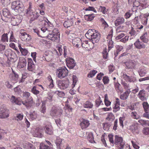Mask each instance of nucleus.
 <instances>
[{
	"label": "nucleus",
	"mask_w": 149,
	"mask_h": 149,
	"mask_svg": "<svg viewBox=\"0 0 149 149\" xmlns=\"http://www.w3.org/2000/svg\"><path fill=\"white\" fill-rule=\"evenodd\" d=\"M86 37L88 39L92 40V43L91 42H89L88 41H85L81 44L83 47L87 50H89L93 48V46H91L93 45L95 43L97 42L99 40L100 38V34L94 29H89L85 34Z\"/></svg>",
	"instance_id": "1"
},
{
	"label": "nucleus",
	"mask_w": 149,
	"mask_h": 149,
	"mask_svg": "<svg viewBox=\"0 0 149 149\" xmlns=\"http://www.w3.org/2000/svg\"><path fill=\"white\" fill-rule=\"evenodd\" d=\"M60 34L57 29H54L51 33L47 36V38L52 41L58 42L60 40Z\"/></svg>",
	"instance_id": "2"
},
{
	"label": "nucleus",
	"mask_w": 149,
	"mask_h": 149,
	"mask_svg": "<svg viewBox=\"0 0 149 149\" xmlns=\"http://www.w3.org/2000/svg\"><path fill=\"white\" fill-rule=\"evenodd\" d=\"M56 75L60 79H63L68 76V70L66 67L63 66L60 67L57 70Z\"/></svg>",
	"instance_id": "3"
},
{
	"label": "nucleus",
	"mask_w": 149,
	"mask_h": 149,
	"mask_svg": "<svg viewBox=\"0 0 149 149\" xmlns=\"http://www.w3.org/2000/svg\"><path fill=\"white\" fill-rule=\"evenodd\" d=\"M114 144L118 149H123L125 143L122 137L116 135L115 136Z\"/></svg>",
	"instance_id": "4"
},
{
	"label": "nucleus",
	"mask_w": 149,
	"mask_h": 149,
	"mask_svg": "<svg viewBox=\"0 0 149 149\" xmlns=\"http://www.w3.org/2000/svg\"><path fill=\"white\" fill-rule=\"evenodd\" d=\"M69 81L68 79L59 80L58 81V87L61 89L65 90L68 88L69 86Z\"/></svg>",
	"instance_id": "5"
},
{
	"label": "nucleus",
	"mask_w": 149,
	"mask_h": 149,
	"mask_svg": "<svg viewBox=\"0 0 149 149\" xmlns=\"http://www.w3.org/2000/svg\"><path fill=\"white\" fill-rule=\"evenodd\" d=\"M9 111L5 107H0V118H6L9 116Z\"/></svg>",
	"instance_id": "6"
},
{
	"label": "nucleus",
	"mask_w": 149,
	"mask_h": 149,
	"mask_svg": "<svg viewBox=\"0 0 149 149\" xmlns=\"http://www.w3.org/2000/svg\"><path fill=\"white\" fill-rule=\"evenodd\" d=\"M20 33L21 34V38L22 40L24 41H29L31 39V36L27 34L25 30L21 29L20 31Z\"/></svg>",
	"instance_id": "7"
},
{
	"label": "nucleus",
	"mask_w": 149,
	"mask_h": 149,
	"mask_svg": "<svg viewBox=\"0 0 149 149\" xmlns=\"http://www.w3.org/2000/svg\"><path fill=\"white\" fill-rule=\"evenodd\" d=\"M43 129L42 127H37L33 133V135L34 137L41 138L43 136Z\"/></svg>",
	"instance_id": "8"
},
{
	"label": "nucleus",
	"mask_w": 149,
	"mask_h": 149,
	"mask_svg": "<svg viewBox=\"0 0 149 149\" xmlns=\"http://www.w3.org/2000/svg\"><path fill=\"white\" fill-rule=\"evenodd\" d=\"M145 112L143 114V116L149 119V105L147 102H144L142 104Z\"/></svg>",
	"instance_id": "9"
},
{
	"label": "nucleus",
	"mask_w": 149,
	"mask_h": 149,
	"mask_svg": "<svg viewBox=\"0 0 149 149\" xmlns=\"http://www.w3.org/2000/svg\"><path fill=\"white\" fill-rule=\"evenodd\" d=\"M66 64L67 67L70 69H72L76 65L74 60L70 58H68L66 59Z\"/></svg>",
	"instance_id": "10"
},
{
	"label": "nucleus",
	"mask_w": 149,
	"mask_h": 149,
	"mask_svg": "<svg viewBox=\"0 0 149 149\" xmlns=\"http://www.w3.org/2000/svg\"><path fill=\"white\" fill-rule=\"evenodd\" d=\"M125 64L126 68L127 69H132L134 68L136 65V62L134 60H130L125 62Z\"/></svg>",
	"instance_id": "11"
},
{
	"label": "nucleus",
	"mask_w": 149,
	"mask_h": 149,
	"mask_svg": "<svg viewBox=\"0 0 149 149\" xmlns=\"http://www.w3.org/2000/svg\"><path fill=\"white\" fill-rule=\"evenodd\" d=\"M22 103L26 107L27 109H29L33 106V99L30 96L27 100L22 102Z\"/></svg>",
	"instance_id": "12"
},
{
	"label": "nucleus",
	"mask_w": 149,
	"mask_h": 149,
	"mask_svg": "<svg viewBox=\"0 0 149 149\" xmlns=\"http://www.w3.org/2000/svg\"><path fill=\"white\" fill-rule=\"evenodd\" d=\"M122 77L126 81L130 82H134L136 81V78L134 76H129L125 73H123L122 75Z\"/></svg>",
	"instance_id": "13"
},
{
	"label": "nucleus",
	"mask_w": 149,
	"mask_h": 149,
	"mask_svg": "<svg viewBox=\"0 0 149 149\" xmlns=\"http://www.w3.org/2000/svg\"><path fill=\"white\" fill-rule=\"evenodd\" d=\"M52 56L46 52L43 55L41 56L40 57V60L41 61L46 60L47 61H49L52 58Z\"/></svg>",
	"instance_id": "14"
},
{
	"label": "nucleus",
	"mask_w": 149,
	"mask_h": 149,
	"mask_svg": "<svg viewBox=\"0 0 149 149\" xmlns=\"http://www.w3.org/2000/svg\"><path fill=\"white\" fill-rule=\"evenodd\" d=\"M36 68L35 65L33 63L32 60L29 59L28 62V70L31 72H34L35 71Z\"/></svg>",
	"instance_id": "15"
},
{
	"label": "nucleus",
	"mask_w": 149,
	"mask_h": 149,
	"mask_svg": "<svg viewBox=\"0 0 149 149\" xmlns=\"http://www.w3.org/2000/svg\"><path fill=\"white\" fill-rule=\"evenodd\" d=\"M129 129L134 134H138L139 133L138 125L136 123H134L130 126Z\"/></svg>",
	"instance_id": "16"
},
{
	"label": "nucleus",
	"mask_w": 149,
	"mask_h": 149,
	"mask_svg": "<svg viewBox=\"0 0 149 149\" xmlns=\"http://www.w3.org/2000/svg\"><path fill=\"white\" fill-rule=\"evenodd\" d=\"M120 105L119 100L118 98H116V101L114 103V106L113 107V112L116 113L119 111L120 109Z\"/></svg>",
	"instance_id": "17"
},
{
	"label": "nucleus",
	"mask_w": 149,
	"mask_h": 149,
	"mask_svg": "<svg viewBox=\"0 0 149 149\" xmlns=\"http://www.w3.org/2000/svg\"><path fill=\"white\" fill-rule=\"evenodd\" d=\"M62 139L58 137L55 141V143L58 149H63L64 145L62 143Z\"/></svg>",
	"instance_id": "18"
},
{
	"label": "nucleus",
	"mask_w": 149,
	"mask_h": 149,
	"mask_svg": "<svg viewBox=\"0 0 149 149\" xmlns=\"http://www.w3.org/2000/svg\"><path fill=\"white\" fill-rule=\"evenodd\" d=\"M81 39L79 38H77L72 40V44L74 46L77 48L80 47L81 44Z\"/></svg>",
	"instance_id": "19"
},
{
	"label": "nucleus",
	"mask_w": 149,
	"mask_h": 149,
	"mask_svg": "<svg viewBox=\"0 0 149 149\" xmlns=\"http://www.w3.org/2000/svg\"><path fill=\"white\" fill-rule=\"evenodd\" d=\"M44 129L46 133L49 135H51L53 134L52 127L51 125H46L44 126Z\"/></svg>",
	"instance_id": "20"
},
{
	"label": "nucleus",
	"mask_w": 149,
	"mask_h": 149,
	"mask_svg": "<svg viewBox=\"0 0 149 149\" xmlns=\"http://www.w3.org/2000/svg\"><path fill=\"white\" fill-rule=\"evenodd\" d=\"M134 45L136 48L138 49H144L145 48V44L140 41L139 40H137L134 43Z\"/></svg>",
	"instance_id": "21"
},
{
	"label": "nucleus",
	"mask_w": 149,
	"mask_h": 149,
	"mask_svg": "<svg viewBox=\"0 0 149 149\" xmlns=\"http://www.w3.org/2000/svg\"><path fill=\"white\" fill-rule=\"evenodd\" d=\"M138 97L142 101L146 100L147 99V97L145 91L144 90L140 91L138 94Z\"/></svg>",
	"instance_id": "22"
},
{
	"label": "nucleus",
	"mask_w": 149,
	"mask_h": 149,
	"mask_svg": "<svg viewBox=\"0 0 149 149\" xmlns=\"http://www.w3.org/2000/svg\"><path fill=\"white\" fill-rule=\"evenodd\" d=\"M29 16L31 17V19L30 21V22L33 21L37 19L39 17L40 18L42 17V16L39 15V13L36 12H34Z\"/></svg>",
	"instance_id": "23"
},
{
	"label": "nucleus",
	"mask_w": 149,
	"mask_h": 149,
	"mask_svg": "<svg viewBox=\"0 0 149 149\" xmlns=\"http://www.w3.org/2000/svg\"><path fill=\"white\" fill-rule=\"evenodd\" d=\"M19 76L13 70L12 72L10 74L9 77L12 81L16 82L18 79Z\"/></svg>",
	"instance_id": "24"
},
{
	"label": "nucleus",
	"mask_w": 149,
	"mask_h": 149,
	"mask_svg": "<svg viewBox=\"0 0 149 149\" xmlns=\"http://www.w3.org/2000/svg\"><path fill=\"white\" fill-rule=\"evenodd\" d=\"M90 125L89 121L88 120L83 119L80 123V126L82 129L86 128Z\"/></svg>",
	"instance_id": "25"
},
{
	"label": "nucleus",
	"mask_w": 149,
	"mask_h": 149,
	"mask_svg": "<svg viewBox=\"0 0 149 149\" xmlns=\"http://www.w3.org/2000/svg\"><path fill=\"white\" fill-rule=\"evenodd\" d=\"M148 70L146 68L144 67L141 68L139 71V73L141 77L144 76L147 73Z\"/></svg>",
	"instance_id": "26"
},
{
	"label": "nucleus",
	"mask_w": 149,
	"mask_h": 149,
	"mask_svg": "<svg viewBox=\"0 0 149 149\" xmlns=\"http://www.w3.org/2000/svg\"><path fill=\"white\" fill-rule=\"evenodd\" d=\"M124 19L123 17H118L115 21L114 24L116 26L123 24L124 22Z\"/></svg>",
	"instance_id": "27"
},
{
	"label": "nucleus",
	"mask_w": 149,
	"mask_h": 149,
	"mask_svg": "<svg viewBox=\"0 0 149 149\" xmlns=\"http://www.w3.org/2000/svg\"><path fill=\"white\" fill-rule=\"evenodd\" d=\"M140 38L141 40L144 43H147L149 41L146 32L144 33L140 37Z\"/></svg>",
	"instance_id": "28"
},
{
	"label": "nucleus",
	"mask_w": 149,
	"mask_h": 149,
	"mask_svg": "<svg viewBox=\"0 0 149 149\" xmlns=\"http://www.w3.org/2000/svg\"><path fill=\"white\" fill-rule=\"evenodd\" d=\"M23 147L25 149H35V147L32 144L27 142L23 144Z\"/></svg>",
	"instance_id": "29"
},
{
	"label": "nucleus",
	"mask_w": 149,
	"mask_h": 149,
	"mask_svg": "<svg viewBox=\"0 0 149 149\" xmlns=\"http://www.w3.org/2000/svg\"><path fill=\"white\" fill-rule=\"evenodd\" d=\"M13 10H14L15 12H17L19 13H21L23 11V5L21 4H20V5L17 6L15 8H12Z\"/></svg>",
	"instance_id": "30"
},
{
	"label": "nucleus",
	"mask_w": 149,
	"mask_h": 149,
	"mask_svg": "<svg viewBox=\"0 0 149 149\" xmlns=\"http://www.w3.org/2000/svg\"><path fill=\"white\" fill-rule=\"evenodd\" d=\"M3 14L4 17L8 18H10L11 16L9 10L6 8L3 9Z\"/></svg>",
	"instance_id": "31"
},
{
	"label": "nucleus",
	"mask_w": 149,
	"mask_h": 149,
	"mask_svg": "<svg viewBox=\"0 0 149 149\" xmlns=\"http://www.w3.org/2000/svg\"><path fill=\"white\" fill-rule=\"evenodd\" d=\"M93 106V104L89 101H87L83 104V106L84 108L88 109L92 108Z\"/></svg>",
	"instance_id": "32"
},
{
	"label": "nucleus",
	"mask_w": 149,
	"mask_h": 149,
	"mask_svg": "<svg viewBox=\"0 0 149 149\" xmlns=\"http://www.w3.org/2000/svg\"><path fill=\"white\" fill-rule=\"evenodd\" d=\"M26 62L25 59L20 60L18 64V67L19 68H24L26 66Z\"/></svg>",
	"instance_id": "33"
},
{
	"label": "nucleus",
	"mask_w": 149,
	"mask_h": 149,
	"mask_svg": "<svg viewBox=\"0 0 149 149\" xmlns=\"http://www.w3.org/2000/svg\"><path fill=\"white\" fill-rule=\"evenodd\" d=\"M149 16V14L148 13H146L144 14L143 17L141 19L142 23L144 25L146 24L148 21V17Z\"/></svg>",
	"instance_id": "34"
},
{
	"label": "nucleus",
	"mask_w": 149,
	"mask_h": 149,
	"mask_svg": "<svg viewBox=\"0 0 149 149\" xmlns=\"http://www.w3.org/2000/svg\"><path fill=\"white\" fill-rule=\"evenodd\" d=\"M29 6L27 9L26 14L28 16H29L30 15H31L34 12L33 11L32 9V3L30 2L29 3Z\"/></svg>",
	"instance_id": "35"
},
{
	"label": "nucleus",
	"mask_w": 149,
	"mask_h": 149,
	"mask_svg": "<svg viewBox=\"0 0 149 149\" xmlns=\"http://www.w3.org/2000/svg\"><path fill=\"white\" fill-rule=\"evenodd\" d=\"M116 50L114 52V54L116 57L118 56L119 53L123 49V46L119 45H116Z\"/></svg>",
	"instance_id": "36"
},
{
	"label": "nucleus",
	"mask_w": 149,
	"mask_h": 149,
	"mask_svg": "<svg viewBox=\"0 0 149 149\" xmlns=\"http://www.w3.org/2000/svg\"><path fill=\"white\" fill-rule=\"evenodd\" d=\"M18 47L22 55L26 56L27 55L28 53V50L25 48H22L21 47V45L20 44H19Z\"/></svg>",
	"instance_id": "37"
},
{
	"label": "nucleus",
	"mask_w": 149,
	"mask_h": 149,
	"mask_svg": "<svg viewBox=\"0 0 149 149\" xmlns=\"http://www.w3.org/2000/svg\"><path fill=\"white\" fill-rule=\"evenodd\" d=\"M10 101L13 103L20 105L21 104V102L18 100L17 98H16L14 96H12L11 97Z\"/></svg>",
	"instance_id": "38"
},
{
	"label": "nucleus",
	"mask_w": 149,
	"mask_h": 149,
	"mask_svg": "<svg viewBox=\"0 0 149 149\" xmlns=\"http://www.w3.org/2000/svg\"><path fill=\"white\" fill-rule=\"evenodd\" d=\"M148 6V2L146 0H142L141 1L140 6L139 9L141 10L146 8Z\"/></svg>",
	"instance_id": "39"
},
{
	"label": "nucleus",
	"mask_w": 149,
	"mask_h": 149,
	"mask_svg": "<svg viewBox=\"0 0 149 149\" xmlns=\"http://www.w3.org/2000/svg\"><path fill=\"white\" fill-rule=\"evenodd\" d=\"M87 139L88 141L90 143H95L93 135L92 133L90 132L88 133L87 136Z\"/></svg>",
	"instance_id": "40"
},
{
	"label": "nucleus",
	"mask_w": 149,
	"mask_h": 149,
	"mask_svg": "<svg viewBox=\"0 0 149 149\" xmlns=\"http://www.w3.org/2000/svg\"><path fill=\"white\" fill-rule=\"evenodd\" d=\"M48 81L49 82V88H53L54 86L53 81L50 75L49 76L47 77Z\"/></svg>",
	"instance_id": "41"
},
{
	"label": "nucleus",
	"mask_w": 149,
	"mask_h": 149,
	"mask_svg": "<svg viewBox=\"0 0 149 149\" xmlns=\"http://www.w3.org/2000/svg\"><path fill=\"white\" fill-rule=\"evenodd\" d=\"M57 111V107L53 106L51 110L50 111V115L52 116H56V112Z\"/></svg>",
	"instance_id": "42"
},
{
	"label": "nucleus",
	"mask_w": 149,
	"mask_h": 149,
	"mask_svg": "<svg viewBox=\"0 0 149 149\" xmlns=\"http://www.w3.org/2000/svg\"><path fill=\"white\" fill-rule=\"evenodd\" d=\"M130 92V91H127L125 92L120 95V98L122 100H125L128 97Z\"/></svg>",
	"instance_id": "43"
},
{
	"label": "nucleus",
	"mask_w": 149,
	"mask_h": 149,
	"mask_svg": "<svg viewBox=\"0 0 149 149\" xmlns=\"http://www.w3.org/2000/svg\"><path fill=\"white\" fill-rule=\"evenodd\" d=\"M21 22L20 19H18L17 18H13L11 21V23L13 25H18Z\"/></svg>",
	"instance_id": "44"
},
{
	"label": "nucleus",
	"mask_w": 149,
	"mask_h": 149,
	"mask_svg": "<svg viewBox=\"0 0 149 149\" xmlns=\"http://www.w3.org/2000/svg\"><path fill=\"white\" fill-rule=\"evenodd\" d=\"M84 17L86 20L91 21L93 19L95 16L94 14H92L86 15H85Z\"/></svg>",
	"instance_id": "45"
},
{
	"label": "nucleus",
	"mask_w": 149,
	"mask_h": 149,
	"mask_svg": "<svg viewBox=\"0 0 149 149\" xmlns=\"http://www.w3.org/2000/svg\"><path fill=\"white\" fill-rule=\"evenodd\" d=\"M115 119L114 115L112 113H109L106 118V119L108 121L113 120Z\"/></svg>",
	"instance_id": "46"
},
{
	"label": "nucleus",
	"mask_w": 149,
	"mask_h": 149,
	"mask_svg": "<svg viewBox=\"0 0 149 149\" xmlns=\"http://www.w3.org/2000/svg\"><path fill=\"white\" fill-rule=\"evenodd\" d=\"M9 58L10 59L12 62L16 61L17 59V56L16 54L14 52H13L12 54L11 55V56H10Z\"/></svg>",
	"instance_id": "47"
},
{
	"label": "nucleus",
	"mask_w": 149,
	"mask_h": 149,
	"mask_svg": "<svg viewBox=\"0 0 149 149\" xmlns=\"http://www.w3.org/2000/svg\"><path fill=\"white\" fill-rule=\"evenodd\" d=\"M24 117L23 114L22 113H19L17 114L16 116L14 117L13 119L17 120H22Z\"/></svg>",
	"instance_id": "48"
},
{
	"label": "nucleus",
	"mask_w": 149,
	"mask_h": 149,
	"mask_svg": "<svg viewBox=\"0 0 149 149\" xmlns=\"http://www.w3.org/2000/svg\"><path fill=\"white\" fill-rule=\"evenodd\" d=\"M104 102L105 105L107 107L110 106L111 104V102L108 100L107 94H105L104 96Z\"/></svg>",
	"instance_id": "49"
},
{
	"label": "nucleus",
	"mask_w": 149,
	"mask_h": 149,
	"mask_svg": "<svg viewBox=\"0 0 149 149\" xmlns=\"http://www.w3.org/2000/svg\"><path fill=\"white\" fill-rule=\"evenodd\" d=\"M21 4L22 3H20L19 1H14L12 3L11 6V8L12 9L13 8H15L17 6H18L19 5H20V4Z\"/></svg>",
	"instance_id": "50"
},
{
	"label": "nucleus",
	"mask_w": 149,
	"mask_h": 149,
	"mask_svg": "<svg viewBox=\"0 0 149 149\" xmlns=\"http://www.w3.org/2000/svg\"><path fill=\"white\" fill-rule=\"evenodd\" d=\"M7 33H4L1 36V41L3 42H8V38Z\"/></svg>",
	"instance_id": "51"
},
{
	"label": "nucleus",
	"mask_w": 149,
	"mask_h": 149,
	"mask_svg": "<svg viewBox=\"0 0 149 149\" xmlns=\"http://www.w3.org/2000/svg\"><path fill=\"white\" fill-rule=\"evenodd\" d=\"M37 114L35 111H33L30 113V118L32 120L35 119L37 118Z\"/></svg>",
	"instance_id": "52"
},
{
	"label": "nucleus",
	"mask_w": 149,
	"mask_h": 149,
	"mask_svg": "<svg viewBox=\"0 0 149 149\" xmlns=\"http://www.w3.org/2000/svg\"><path fill=\"white\" fill-rule=\"evenodd\" d=\"M114 87L116 90L118 92L121 91L120 85L118 83H116L114 84Z\"/></svg>",
	"instance_id": "53"
},
{
	"label": "nucleus",
	"mask_w": 149,
	"mask_h": 149,
	"mask_svg": "<svg viewBox=\"0 0 149 149\" xmlns=\"http://www.w3.org/2000/svg\"><path fill=\"white\" fill-rule=\"evenodd\" d=\"M13 52L11 50L8 49H6L5 52V56L9 58L10 57L11 55L12 54Z\"/></svg>",
	"instance_id": "54"
},
{
	"label": "nucleus",
	"mask_w": 149,
	"mask_h": 149,
	"mask_svg": "<svg viewBox=\"0 0 149 149\" xmlns=\"http://www.w3.org/2000/svg\"><path fill=\"white\" fill-rule=\"evenodd\" d=\"M103 58L104 59H107L108 56V53L107 52V49L105 48L104 49L102 52Z\"/></svg>",
	"instance_id": "55"
},
{
	"label": "nucleus",
	"mask_w": 149,
	"mask_h": 149,
	"mask_svg": "<svg viewBox=\"0 0 149 149\" xmlns=\"http://www.w3.org/2000/svg\"><path fill=\"white\" fill-rule=\"evenodd\" d=\"M31 92L33 94L35 95L38 94L40 93V91L37 90L36 86H33L31 89Z\"/></svg>",
	"instance_id": "56"
},
{
	"label": "nucleus",
	"mask_w": 149,
	"mask_h": 149,
	"mask_svg": "<svg viewBox=\"0 0 149 149\" xmlns=\"http://www.w3.org/2000/svg\"><path fill=\"white\" fill-rule=\"evenodd\" d=\"M46 109L45 103L44 102H42L40 109L41 112L44 114L46 112Z\"/></svg>",
	"instance_id": "57"
},
{
	"label": "nucleus",
	"mask_w": 149,
	"mask_h": 149,
	"mask_svg": "<svg viewBox=\"0 0 149 149\" xmlns=\"http://www.w3.org/2000/svg\"><path fill=\"white\" fill-rule=\"evenodd\" d=\"M73 83L72 85V88L73 89L75 86L77 82V78L76 76L73 75L72 76Z\"/></svg>",
	"instance_id": "58"
},
{
	"label": "nucleus",
	"mask_w": 149,
	"mask_h": 149,
	"mask_svg": "<svg viewBox=\"0 0 149 149\" xmlns=\"http://www.w3.org/2000/svg\"><path fill=\"white\" fill-rule=\"evenodd\" d=\"M71 25L72 22L69 20L63 23L64 27L67 28L70 27Z\"/></svg>",
	"instance_id": "59"
},
{
	"label": "nucleus",
	"mask_w": 149,
	"mask_h": 149,
	"mask_svg": "<svg viewBox=\"0 0 149 149\" xmlns=\"http://www.w3.org/2000/svg\"><path fill=\"white\" fill-rule=\"evenodd\" d=\"M97 72V71L95 70H93L90 71L88 75V77L89 78L93 77Z\"/></svg>",
	"instance_id": "60"
},
{
	"label": "nucleus",
	"mask_w": 149,
	"mask_h": 149,
	"mask_svg": "<svg viewBox=\"0 0 149 149\" xmlns=\"http://www.w3.org/2000/svg\"><path fill=\"white\" fill-rule=\"evenodd\" d=\"M63 112V111L62 109L57 107V111L56 112V116H60L62 115Z\"/></svg>",
	"instance_id": "61"
},
{
	"label": "nucleus",
	"mask_w": 149,
	"mask_h": 149,
	"mask_svg": "<svg viewBox=\"0 0 149 149\" xmlns=\"http://www.w3.org/2000/svg\"><path fill=\"white\" fill-rule=\"evenodd\" d=\"M122 84L123 86L125 89L127 90V91H130V88L129 84L126 83L125 82H122Z\"/></svg>",
	"instance_id": "62"
},
{
	"label": "nucleus",
	"mask_w": 149,
	"mask_h": 149,
	"mask_svg": "<svg viewBox=\"0 0 149 149\" xmlns=\"http://www.w3.org/2000/svg\"><path fill=\"white\" fill-rule=\"evenodd\" d=\"M131 116L134 119H138L140 118V117L137 115L136 111L132 112L131 113Z\"/></svg>",
	"instance_id": "63"
},
{
	"label": "nucleus",
	"mask_w": 149,
	"mask_h": 149,
	"mask_svg": "<svg viewBox=\"0 0 149 149\" xmlns=\"http://www.w3.org/2000/svg\"><path fill=\"white\" fill-rule=\"evenodd\" d=\"M143 134L145 135H149V127H146L143 128Z\"/></svg>",
	"instance_id": "64"
}]
</instances>
